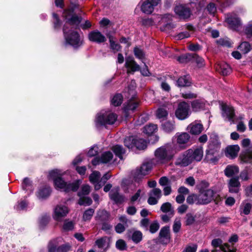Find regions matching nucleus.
<instances>
[{
  "instance_id": "38",
  "label": "nucleus",
  "mask_w": 252,
  "mask_h": 252,
  "mask_svg": "<svg viewBox=\"0 0 252 252\" xmlns=\"http://www.w3.org/2000/svg\"><path fill=\"white\" fill-rule=\"evenodd\" d=\"M113 158V155L110 151L105 152L101 155L100 157V162L107 163L110 161Z\"/></svg>"
},
{
  "instance_id": "24",
  "label": "nucleus",
  "mask_w": 252,
  "mask_h": 252,
  "mask_svg": "<svg viewBox=\"0 0 252 252\" xmlns=\"http://www.w3.org/2000/svg\"><path fill=\"white\" fill-rule=\"evenodd\" d=\"M189 132L193 135H198L203 129V125L201 124L192 123L188 126Z\"/></svg>"
},
{
  "instance_id": "31",
  "label": "nucleus",
  "mask_w": 252,
  "mask_h": 252,
  "mask_svg": "<svg viewBox=\"0 0 252 252\" xmlns=\"http://www.w3.org/2000/svg\"><path fill=\"white\" fill-rule=\"evenodd\" d=\"M141 9L143 13L150 14L153 11L154 6L147 0H145L142 4Z\"/></svg>"
},
{
  "instance_id": "2",
  "label": "nucleus",
  "mask_w": 252,
  "mask_h": 252,
  "mask_svg": "<svg viewBox=\"0 0 252 252\" xmlns=\"http://www.w3.org/2000/svg\"><path fill=\"white\" fill-rule=\"evenodd\" d=\"M63 31L66 44L71 45L75 48L82 45V42L77 32L70 30L67 25H63Z\"/></svg>"
},
{
  "instance_id": "58",
  "label": "nucleus",
  "mask_w": 252,
  "mask_h": 252,
  "mask_svg": "<svg viewBox=\"0 0 252 252\" xmlns=\"http://www.w3.org/2000/svg\"><path fill=\"white\" fill-rule=\"evenodd\" d=\"M195 56L193 57V61L192 62H195L199 67H203L205 65L204 60L201 57L198 56L195 53Z\"/></svg>"
},
{
  "instance_id": "21",
  "label": "nucleus",
  "mask_w": 252,
  "mask_h": 252,
  "mask_svg": "<svg viewBox=\"0 0 252 252\" xmlns=\"http://www.w3.org/2000/svg\"><path fill=\"white\" fill-rule=\"evenodd\" d=\"M240 150V148L238 145H230L227 146L225 149V156L231 158H235Z\"/></svg>"
},
{
  "instance_id": "3",
  "label": "nucleus",
  "mask_w": 252,
  "mask_h": 252,
  "mask_svg": "<svg viewBox=\"0 0 252 252\" xmlns=\"http://www.w3.org/2000/svg\"><path fill=\"white\" fill-rule=\"evenodd\" d=\"M74 10V8L72 7L64 10V17L66 19L64 25H67L70 30L79 29V26L82 20L81 16L75 14L72 15L71 17H69L70 14L73 13Z\"/></svg>"
},
{
  "instance_id": "39",
  "label": "nucleus",
  "mask_w": 252,
  "mask_h": 252,
  "mask_svg": "<svg viewBox=\"0 0 252 252\" xmlns=\"http://www.w3.org/2000/svg\"><path fill=\"white\" fill-rule=\"evenodd\" d=\"M172 15L169 14H167L164 15L163 19H168V20L166 21V22H167V24H165L163 27V29L162 28V30H171L175 27L174 25L170 22L172 20Z\"/></svg>"
},
{
  "instance_id": "22",
  "label": "nucleus",
  "mask_w": 252,
  "mask_h": 252,
  "mask_svg": "<svg viewBox=\"0 0 252 252\" xmlns=\"http://www.w3.org/2000/svg\"><path fill=\"white\" fill-rule=\"evenodd\" d=\"M239 172V168L236 165H229L224 170L225 175L227 177H234Z\"/></svg>"
},
{
  "instance_id": "57",
  "label": "nucleus",
  "mask_w": 252,
  "mask_h": 252,
  "mask_svg": "<svg viewBox=\"0 0 252 252\" xmlns=\"http://www.w3.org/2000/svg\"><path fill=\"white\" fill-rule=\"evenodd\" d=\"M116 248L121 251L126 249L127 245L126 242L123 239H119L116 243Z\"/></svg>"
},
{
  "instance_id": "41",
  "label": "nucleus",
  "mask_w": 252,
  "mask_h": 252,
  "mask_svg": "<svg viewBox=\"0 0 252 252\" xmlns=\"http://www.w3.org/2000/svg\"><path fill=\"white\" fill-rule=\"evenodd\" d=\"M162 128L166 132H170L174 129V123L173 122L166 121L162 124Z\"/></svg>"
},
{
  "instance_id": "37",
  "label": "nucleus",
  "mask_w": 252,
  "mask_h": 252,
  "mask_svg": "<svg viewBox=\"0 0 252 252\" xmlns=\"http://www.w3.org/2000/svg\"><path fill=\"white\" fill-rule=\"evenodd\" d=\"M158 129L156 125L149 124L145 126L143 128V132L148 135H151L153 134Z\"/></svg>"
},
{
  "instance_id": "62",
  "label": "nucleus",
  "mask_w": 252,
  "mask_h": 252,
  "mask_svg": "<svg viewBox=\"0 0 252 252\" xmlns=\"http://www.w3.org/2000/svg\"><path fill=\"white\" fill-rule=\"evenodd\" d=\"M181 227V222L179 219H176L173 225V230L175 233H178Z\"/></svg>"
},
{
  "instance_id": "34",
  "label": "nucleus",
  "mask_w": 252,
  "mask_h": 252,
  "mask_svg": "<svg viewBox=\"0 0 252 252\" xmlns=\"http://www.w3.org/2000/svg\"><path fill=\"white\" fill-rule=\"evenodd\" d=\"M252 208V204L250 203H244L240 208V214H242L248 215L250 213L251 210Z\"/></svg>"
},
{
  "instance_id": "1",
  "label": "nucleus",
  "mask_w": 252,
  "mask_h": 252,
  "mask_svg": "<svg viewBox=\"0 0 252 252\" xmlns=\"http://www.w3.org/2000/svg\"><path fill=\"white\" fill-rule=\"evenodd\" d=\"M203 156V151L201 147L194 149H189L185 152L182 158L178 159L176 165L183 167L187 166L193 161H200Z\"/></svg>"
},
{
  "instance_id": "5",
  "label": "nucleus",
  "mask_w": 252,
  "mask_h": 252,
  "mask_svg": "<svg viewBox=\"0 0 252 252\" xmlns=\"http://www.w3.org/2000/svg\"><path fill=\"white\" fill-rule=\"evenodd\" d=\"M155 156L158 160L163 163L170 160L173 158V154L170 148L162 146L156 150Z\"/></svg>"
},
{
  "instance_id": "55",
  "label": "nucleus",
  "mask_w": 252,
  "mask_h": 252,
  "mask_svg": "<svg viewBox=\"0 0 252 252\" xmlns=\"http://www.w3.org/2000/svg\"><path fill=\"white\" fill-rule=\"evenodd\" d=\"M53 17L54 19V21L53 22L54 28L55 30H58L61 26V21L56 13H53Z\"/></svg>"
},
{
  "instance_id": "49",
  "label": "nucleus",
  "mask_w": 252,
  "mask_h": 252,
  "mask_svg": "<svg viewBox=\"0 0 252 252\" xmlns=\"http://www.w3.org/2000/svg\"><path fill=\"white\" fill-rule=\"evenodd\" d=\"M211 244L215 248L220 247L221 251H223V252H226L225 248L222 245V241L221 239L220 238L214 239L212 241Z\"/></svg>"
},
{
  "instance_id": "19",
  "label": "nucleus",
  "mask_w": 252,
  "mask_h": 252,
  "mask_svg": "<svg viewBox=\"0 0 252 252\" xmlns=\"http://www.w3.org/2000/svg\"><path fill=\"white\" fill-rule=\"evenodd\" d=\"M111 217L109 212L105 210H99L97 211L96 216L95 217V220L99 223L103 222L108 221Z\"/></svg>"
},
{
  "instance_id": "50",
  "label": "nucleus",
  "mask_w": 252,
  "mask_h": 252,
  "mask_svg": "<svg viewBox=\"0 0 252 252\" xmlns=\"http://www.w3.org/2000/svg\"><path fill=\"white\" fill-rule=\"evenodd\" d=\"M74 224L72 221H69L67 220H65L63 225V229L65 231H71L74 229Z\"/></svg>"
},
{
  "instance_id": "27",
  "label": "nucleus",
  "mask_w": 252,
  "mask_h": 252,
  "mask_svg": "<svg viewBox=\"0 0 252 252\" xmlns=\"http://www.w3.org/2000/svg\"><path fill=\"white\" fill-rule=\"evenodd\" d=\"M194 57H195V53H187L178 57L177 60L180 63H186L192 62Z\"/></svg>"
},
{
  "instance_id": "40",
  "label": "nucleus",
  "mask_w": 252,
  "mask_h": 252,
  "mask_svg": "<svg viewBox=\"0 0 252 252\" xmlns=\"http://www.w3.org/2000/svg\"><path fill=\"white\" fill-rule=\"evenodd\" d=\"M51 190L49 188H44L39 189L38 192V197L41 199H45L50 194Z\"/></svg>"
},
{
  "instance_id": "6",
  "label": "nucleus",
  "mask_w": 252,
  "mask_h": 252,
  "mask_svg": "<svg viewBox=\"0 0 252 252\" xmlns=\"http://www.w3.org/2000/svg\"><path fill=\"white\" fill-rule=\"evenodd\" d=\"M117 120V115L114 113H109L98 115L95 123L97 126L112 125Z\"/></svg>"
},
{
  "instance_id": "54",
  "label": "nucleus",
  "mask_w": 252,
  "mask_h": 252,
  "mask_svg": "<svg viewBox=\"0 0 252 252\" xmlns=\"http://www.w3.org/2000/svg\"><path fill=\"white\" fill-rule=\"evenodd\" d=\"M185 219L186 225H191L193 224L195 221V217H194L191 213L187 214Z\"/></svg>"
},
{
  "instance_id": "61",
  "label": "nucleus",
  "mask_w": 252,
  "mask_h": 252,
  "mask_svg": "<svg viewBox=\"0 0 252 252\" xmlns=\"http://www.w3.org/2000/svg\"><path fill=\"white\" fill-rule=\"evenodd\" d=\"M133 51L136 57L140 60L144 59L145 54L142 50L138 47H135Z\"/></svg>"
},
{
  "instance_id": "29",
  "label": "nucleus",
  "mask_w": 252,
  "mask_h": 252,
  "mask_svg": "<svg viewBox=\"0 0 252 252\" xmlns=\"http://www.w3.org/2000/svg\"><path fill=\"white\" fill-rule=\"evenodd\" d=\"M112 150L116 156L121 159H123V155L125 154L126 150L122 145H116L113 146Z\"/></svg>"
},
{
  "instance_id": "46",
  "label": "nucleus",
  "mask_w": 252,
  "mask_h": 252,
  "mask_svg": "<svg viewBox=\"0 0 252 252\" xmlns=\"http://www.w3.org/2000/svg\"><path fill=\"white\" fill-rule=\"evenodd\" d=\"M94 210L92 208H89L86 210L83 215L82 219L84 221L89 220L91 219L94 214Z\"/></svg>"
},
{
  "instance_id": "48",
  "label": "nucleus",
  "mask_w": 252,
  "mask_h": 252,
  "mask_svg": "<svg viewBox=\"0 0 252 252\" xmlns=\"http://www.w3.org/2000/svg\"><path fill=\"white\" fill-rule=\"evenodd\" d=\"M72 246L69 243H66L59 246L57 252H68L71 250Z\"/></svg>"
},
{
  "instance_id": "9",
  "label": "nucleus",
  "mask_w": 252,
  "mask_h": 252,
  "mask_svg": "<svg viewBox=\"0 0 252 252\" xmlns=\"http://www.w3.org/2000/svg\"><path fill=\"white\" fill-rule=\"evenodd\" d=\"M152 166L149 163L143 164L139 168L133 172V176L135 181H138L143 178L152 169Z\"/></svg>"
},
{
  "instance_id": "44",
  "label": "nucleus",
  "mask_w": 252,
  "mask_h": 252,
  "mask_svg": "<svg viewBox=\"0 0 252 252\" xmlns=\"http://www.w3.org/2000/svg\"><path fill=\"white\" fill-rule=\"evenodd\" d=\"M100 176L101 174L99 172L94 171L89 176V180L92 183H96L99 180Z\"/></svg>"
},
{
  "instance_id": "26",
  "label": "nucleus",
  "mask_w": 252,
  "mask_h": 252,
  "mask_svg": "<svg viewBox=\"0 0 252 252\" xmlns=\"http://www.w3.org/2000/svg\"><path fill=\"white\" fill-rule=\"evenodd\" d=\"M216 70L223 76L228 75L231 71L230 66L226 63H222L218 65L216 67Z\"/></svg>"
},
{
  "instance_id": "15",
  "label": "nucleus",
  "mask_w": 252,
  "mask_h": 252,
  "mask_svg": "<svg viewBox=\"0 0 252 252\" xmlns=\"http://www.w3.org/2000/svg\"><path fill=\"white\" fill-rule=\"evenodd\" d=\"M220 148V143L219 140V137L217 135L211 136L206 151L213 153L219 154Z\"/></svg>"
},
{
  "instance_id": "36",
  "label": "nucleus",
  "mask_w": 252,
  "mask_h": 252,
  "mask_svg": "<svg viewBox=\"0 0 252 252\" xmlns=\"http://www.w3.org/2000/svg\"><path fill=\"white\" fill-rule=\"evenodd\" d=\"M58 239H54L50 241L47 248L48 252H57L59 247Z\"/></svg>"
},
{
  "instance_id": "18",
  "label": "nucleus",
  "mask_w": 252,
  "mask_h": 252,
  "mask_svg": "<svg viewBox=\"0 0 252 252\" xmlns=\"http://www.w3.org/2000/svg\"><path fill=\"white\" fill-rule=\"evenodd\" d=\"M126 236L128 239L132 240L135 244H138L141 242L143 237L142 232L139 230H128Z\"/></svg>"
},
{
  "instance_id": "43",
  "label": "nucleus",
  "mask_w": 252,
  "mask_h": 252,
  "mask_svg": "<svg viewBox=\"0 0 252 252\" xmlns=\"http://www.w3.org/2000/svg\"><path fill=\"white\" fill-rule=\"evenodd\" d=\"M160 210L163 213H170L171 215L174 214V210L172 207L171 204L169 202H166L163 203L161 207Z\"/></svg>"
},
{
  "instance_id": "8",
  "label": "nucleus",
  "mask_w": 252,
  "mask_h": 252,
  "mask_svg": "<svg viewBox=\"0 0 252 252\" xmlns=\"http://www.w3.org/2000/svg\"><path fill=\"white\" fill-rule=\"evenodd\" d=\"M189 104L185 101L180 102L175 112L176 116L180 120H184L189 116Z\"/></svg>"
},
{
  "instance_id": "42",
  "label": "nucleus",
  "mask_w": 252,
  "mask_h": 252,
  "mask_svg": "<svg viewBox=\"0 0 252 252\" xmlns=\"http://www.w3.org/2000/svg\"><path fill=\"white\" fill-rule=\"evenodd\" d=\"M123 100V96L120 94H118L115 95L112 99V104L115 106H120Z\"/></svg>"
},
{
  "instance_id": "10",
  "label": "nucleus",
  "mask_w": 252,
  "mask_h": 252,
  "mask_svg": "<svg viewBox=\"0 0 252 252\" xmlns=\"http://www.w3.org/2000/svg\"><path fill=\"white\" fill-rule=\"evenodd\" d=\"M157 239L162 245H166L169 243L171 240L169 226H165L161 228Z\"/></svg>"
},
{
  "instance_id": "56",
  "label": "nucleus",
  "mask_w": 252,
  "mask_h": 252,
  "mask_svg": "<svg viewBox=\"0 0 252 252\" xmlns=\"http://www.w3.org/2000/svg\"><path fill=\"white\" fill-rule=\"evenodd\" d=\"M92 200L89 197H81L78 201V204L80 205H90L92 204Z\"/></svg>"
},
{
  "instance_id": "25",
  "label": "nucleus",
  "mask_w": 252,
  "mask_h": 252,
  "mask_svg": "<svg viewBox=\"0 0 252 252\" xmlns=\"http://www.w3.org/2000/svg\"><path fill=\"white\" fill-rule=\"evenodd\" d=\"M125 65L126 67L130 68L133 72L140 70V66L135 62L132 57H129L126 59Z\"/></svg>"
},
{
  "instance_id": "45",
  "label": "nucleus",
  "mask_w": 252,
  "mask_h": 252,
  "mask_svg": "<svg viewBox=\"0 0 252 252\" xmlns=\"http://www.w3.org/2000/svg\"><path fill=\"white\" fill-rule=\"evenodd\" d=\"M136 138L133 136H128L126 137L124 140V144L125 146L128 149L132 148L134 147V143Z\"/></svg>"
},
{
  "instance_id": "11",
  "label": "nucleus",
  "mask_w": 252,
  "mask_h": 252,
  "mask_svg": "<svg viewBox=\"0 0 252 252\" xmlns=\"http://www.w3.org/2000/svg\"><path fill=\"white\" fill-rule=\"evenodd\" d=\"M214 192L209 189L200 191L198 194L199 204H206L210 203L214 199Z\"/></svg>"
},
{
  "instance_id": "59",
  "label": "nucleus",
  "mask_w": 252,
  "mask_h": 252,
  "mask_svg": "<svg viewBox=\"0 0 252 252\" xmlns=\"http://www.w3.org/2000/svg\"><path fill=\"white\" fill-rule=\"evenodd\" d=\"M91 191V187L88 185H83L82 187L81 191L78 193L79 196L81 195H88L90 193Z\"/></svg>"
},
{
  "instance_id": "63",
  "label": "nucleus",
  "mask_w": 252,
  "mask_h": 252,
  "mask_svg": "<svg viewBox=\"0 0 252 252\" xmlns=\"http://www.w3.org/2000/svg\"><path fill=\"white\" fill-rule=\"evenodd\" d=\"M167 114V111L165 109L162 108H158L156 113L157 116L159 119L166 117Z\"/></svg>"
},
{
  "instance_id": "4",
  "label": "nucleus",
  "mask_w": 252,
  "mask_h": 252,
  "mask_svg": "<svg viewBox=\"0 0 252 252\" xmlns=\"http://www.w3.org/2000/svg\"><path fill=\"white\" fill-rule=\"evenodd\" d=\"M54 183L57 188L63 189L65 192L76 191L79 189L81 184L79 180L75 181L72 183H67L62 177L56 179Z\"/></svg>"
},
{
  "instance_id": "14",
  "label": "nucleus",
  "mask_w": 252,
  "mask_h": 252,
  "mask_svg": "<svg viewBox=\"0 0 252 252\" xmlns=\"http://www.w3.org/2000/svg\"><path fill=\"white\" fill-rule=\"evenodd\" d=\"M241 183L239 177L235 176L230 178L228 182V191L231 193H238L240 190Z\"/></svg>"
},
{
  "instance_id": "52",
  "label": "nucleus",
  "mask_w": 252,
  "mask_h": 252,
  "mask_svg": "<svg viewBox=\"0 0 252 252\" xmlns=\"http://www.w3.org/2000/svg\"><path fill=\"white\" fill-rule=\"evenodd\" d=\"M191 106L193 111H197L202 109L204 106V104L199 100H195L192 102Z\"/></svg>"
},
{
  "instance_id": "35",
  "label": "nucleus",
  "mask_w": 252,
  "mask_h": 252,
  "mask_svg": "<svg viewBox=\"0 0 252 252\" xmlns=\"http://www.w3.org/2000/svg\"><path fill=\"white\" fill-rule=\"evenodd\" d=\"M134 147L139 150H145L147 146V143L146 141L143 139L136 138Z\"/></svg>"
},
{
  "instance_id": "64",
  "label": "nucleus",
  "mask_w": 252,
  "mask_h": 252,
  "mask_svg": "<svg viewBox=\"0 0 252 252\" xmlns=\"http://www.w3.org/2000/svg\"><path fill=\"white\" fill-rule=\"evenodd\" d=\"M217 42L220 45L227 47H230L231 45L230 42L228 40L224 38L219 39L217 41Z\"/></svg>"
},
{
  "instance_id": "17",
  "label": "nucleus",
  "mask_w": 252,
  "mask_h": 252,
  "mask_svg": "<svg viewBox=\"0 0 252 252\" xmlns=\"http://www.w3.org/2000/svg\"><path fill=\"white\" fill-rule=\"evenodd\" d=\"M110 199L116 204H122L125 201L124 195L119 193V188H116L112 189L109 193Z\"/></svg>"
},
{
  "instance_id": "51",
  "label": "nucleus",
  "mask_w": 252,
  "mask_h": 252,
  "mask_svg": "<svg viewBox=\"0 0 252 252\" xmlns=\"http://www.w3.org/2000/svg\"><path fill=\"white\" fill-rule=\"evenodd\" d=\"M138 106L137 102H133L129 101L124 106V110L125 111H128L129 110L134 111Z\"/></svg>"
},
{
  "instance_id": "33",
  "label": "nucleus",
  "mask_w": 252,
  "mask_h": 252,
  "mask_svg": "<svg viewBox=\"0 0 252 252\" xmlns=\"http://www.w3.org/2000/svg\"><path fill=\"white\" fill-rule=\"evenodd\" d=\"M190 135L187 132H183L180 134L177 139V142L179 144H186L189 140Z\"/></svg>"
},
{
  "instance_id": "16",
  "label": "nucleus",
  "mask_w": 252,
  "mask_h": 252,
  "mask_svg": "<svg viewBox=\"0 0 252 252\" xmlns=\"http://www.w3.org/2000/svg\"><path fill=\"white\" fill-rule=\"evenodd\" d=\"M88 38L91 41L99 44L106 41L105 36L97 30L90 32L88 34Z\"/></svg>"
},
{
  "instance_id": "53",
  "label": "nucleus",
  "mask_w": 252,
  "mask_h": 252,
  "mask_svg": "<svg viewBox=\"0 0 252 252\" xmlns=\"http://www.w3.org/2000/svg\"><path fill=\"white\" fill-rule=\"evenodd\" d=\"M187 202L190 204H192L194 203L199 204L198 195L192 194L189 195L187 198Z\"/></svg>"
},
{
  "instance_id": "28",
  "label": "nucleus",
  "mask_w": 252,
  "mask_h": 252,
  "mask_svg": "<svg viewBox=\"0 0 252 252\" xmlns=\"http://www.w3.org/2000/svg\"><path fill=\"white\" fill-rule=\"evenodd\" d=\"M219 157L218 156V154L217 153H213L209 152L208 151H206V154L205 156V160L210 163L216 164L218 160Z\"/></svg>"
},
{
  "instance_id": "13",
  "label": "nucleus",
  "mask_w": 252,
  "mask_h": 252,
  "mask_svg": "<svg viewBox=\"0 0 252 252\" xmlns=\"http://www.w3.org/2000/svg\"><path fill=\"white\" fill-rule=\"evenodd\" d=\"M68 208L64 205H57L54 211L53 218L57 221H61L68 213Z\"/></svg>"
},
{
  "instance_id": "7",
  "label": "nucleus",
  "mask_w": 252,
  "mask_h": 252,
  "mask_svg": "<svg viewBox=\"0 0 252 252\" xmlns=\"http://www.w3.org/2000/svg\"><path fill=\"white\" fill-rule=\"evenodd\" d=\"M250 144V140L248 138L244 139L242 141L243 147L246 149L241 153L240 158L244 162H249L252 159V149L248 147Z\"/></svg>"
},
{
  "instance_id": "23",
  "label": "nucleus",
  "mask_w": 252,
  "mask_h": 252,
  "mask_svg": "<svg viewBox=\"0 0 252 252\" xmlns=\"http://www.w3.org/2000/svg\"><path fill=\"white\" fill-rule=\"evenodd\" d=\"M226 21L229 27L233 30H237L241 26L240 19L237 17L230 16L228 17Z\"/></svg>"
},
{
  "instance_id": "12",
  "label": "nucleus",
  "mask_w": 252,
  "mask_h": 252,
  "mask_svg": "<svg viewBox=\"0 0 252 252\" xmlns=\"http://www.w3.org/2000/svg\"><path fill=\"white\" fill-rule=\"evenodd\" d=\"M174 11L181 19H187L190 17L191 14L190 8L183 4L176 6L174 8Z\"/></svg>"
},
{
  "instance_id": "20",
  "label": "nucleus",
  "mask_w": 252,
  "mask_h": 252,
  "mask_svg": "<svg viewBox=\"0 0 252 252\" xmlns=\"http://www.w3.org/2000/svg\"><path fill=\"white\" fill-rule=\"evenodd\" d=\"M221 108L222 110L223 111V115L225 116L228 118V120L231 122V123L234 124L235 123L234 120L233 119L235 116L234 108L226 104L222 105Z\"/></svg>"
},
{
  "instance_id": "30",
  "label": "nucleus",
  "mask_w": 252,
  "mask_h": 252,
  "mask_svg": "<svg viewBox=\"0 0 252 252\" xmlns=\"http://www.w3.org/2000/svg\"><path fill=\"white\" fill-rule=\"evenodd\" d=\"M177 85L180 87L189 86L191 82L188 75H185L180 77L177 81Z\"/></svg>"
},
{
  "instance_id": "60",
  "label": "nucleus",
  "mask_w": 252,
  "mask_h": 252,
  "mask_svg": "<svg viewBox=\"0 0 252 252\" xmlns=\"http://www.w3.org/2000/svg\"><path fill=\"white\" fill-rule=\"evenodd\" d=\"M159 228V223L157 220H155L150 224L149 231L152 233H155L158 230Z\"/></svg>"
},
{
  "instance_id": "32",
  "label": "nucleus",
  "mask_w": 252,
  "mask_h": 252,
  "mask_svg": "<svg viewBox=\"0 0 252 252\" xmlns=\"http://www.w3.org/2000/svg\"><path fill=\"white\" fill-rule=\"evenodd\" d=\"M238 49L245 54L249 53L252 49V44H250L249 42H242L238 46Z\"/></svg>"
},
{
  "instance_id": "47",
  "label": "nucleus",
  "mask_w": 252,
  "mask_h": 252,
  "mask_svg": "<svg viewBox=\"0 0 252 252\" xmlns=\"http://www.w3.org/2000/svg\"><path fill=\"white\" fill-rule=\"evenodd\" d=\"M62 174L61 171L58 169H54L51 171L49 174V178L55 180L58 178H62Z\"/></svg>"
}]
</instances>
